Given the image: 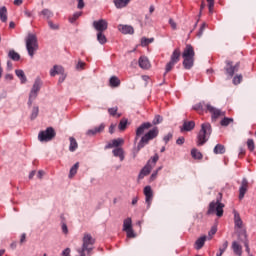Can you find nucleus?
I'll use <instances>...</instances> for the list:
<instances>
[{"label": "nucleus", "instance_id": "nucleus-1", "mask_svg": "<svg viewBox=\"0 0 256 256\" xmlns=\"http://www.w3.org/2000/svg\"><path fill=\"white\" fill-rule=\"evenodd\" d=\"M192 109L199 114L208 111L212 114V119H218L221 116H225V112H222V110H218V108H214V106H211V104H207L205 101L196 103Z\"/></svg>", "mask_w": 256, "mask_h": 256}, {"label": "nucleus", "instance_id": "nucleus-2", "mask_svg": "<svg viewBox=\"0 0 256 256\" xmlns=\"http://www.w3.org/2000/svg\"><path fill=\"white\" fill-rule=\"evenodd\" d=\"M95 242L96 240L91 234H84L82 238V247L76 250L78 256H91L92 251L94 250Z\"/></svg>", "mask_w": 256, "mask_h": 256}, {"label": "nucleus", "instance_id": "nucleus-3", "mask_svg": "<svg viewBox=\"0 0 256 256\" xmlns=\"http://www.w3.org/2000/svg\"><path fill=\"white\" fill-rule=\"evenodd\" d=\"M196 52L191 44H187L182 52L184 69L191 70L194 67Z\"/></svg>", "mask_w": 256, "mask_h": 256}, {"label": "nucleus", "instance_id": "nucleus-4", "mask_svg": "<svg viewBox=\"0 0 256 256\" xmlns=\"http://www.w3.org/2000/svg\"><path fill=\"white\" fill-rule=\"evenodd\" d=\"M212 132V126L209 122L201 124V129L199 130L196 138V145L199 147L204 146L209 141Z\"/></svg>", "mask_w": 256, "mask_h": 256}, {"label": "nucleus", "instance_id": "nucleus-5", "mask_svg": "<svg viewBox=\"0 0 256 256\" xmlns=\"http://www.w3.org/2000/svg\"><path fill=\"white\" fill-rule=\"evenodd\" d=\"M25 44H26V50L28 52V55L31 58H33L35 55V52L39 49L37 36L33 33H28V35L25 38Z\"/></svg>", "mask_w": 256, "mask_h": 256}, {"label": "nucleus", "instance_id": "nucleus-6", "mask_svg": "<svg viewBox=\"0 0 256 256\" xmlns=\"http://www.w3.org/2000/svg\"><path fill=\"white\" fill-rule=\"evenodd\" d=\"M158 135H159V128H157V126H155L150 131H148L146 134H144V136H142V138L140 139V141L137 144V152H139L146 145H148L150 141L157 138Z\"/></svg>", "mask_w": 256, "mask_h": 256}, {"label": "nucleus", "instance_id": "nucleus-7", "mask_svg": "<svg viewBox=\"0 0 256 256\" xmlns=\"http://www.w3.org/2000/svg\"><path fill=\"white\" fill-rule=\"evenodd\" d=\"M182 52L179 47L175 48L170 56L169 62L166 63L165 66V74L171 72L176 64H178L181 60Z\"/></svg>", "mask_w": 256, "mask_h": 256}, {"label": "nucleus", "instance_id": "nucleus-8", "mask_svg": "<svg viewBox=\"0 0 256 256\" xmlns=\"http://www.w3.org/2000/svg\"><path fill=\"white\" fill-rule=\"evenodd\" d=\"M159 161L158 154H154L150 160H148L146 166L142 168V170L139 173L138 179H144L145 176H148L152 169L156 166L157 162Z\"/></svg>", "mask_w": 256, "mask_h": 256}, {"label": "nucleus", "instance_id": "nucleus-9", "mask_svg": "<svg viewBox=\"0 0 256 256\" xmlns=\"http://www.w3.org/2000/svg\"><path fill=\"white\" fill-rule=\"evenodd\" d=\"M224 207L225 205L222 204L220 201L211 202L209 204L207 214L208 215L216 214L217 217L221 218L224 215Z\"/></svg>", "mask_w": 256, "mask_h": 256}, {"label": "nucleus", "instance_id": "nucleus-10", "mask_svg": "<svg viewBox=\"0 0 256 256\" xmlns=\"http://www.w3.org/2000/svg\"><path fill=\"white\" fill-rule=\"evenodd\" d=\"M55 137H56V132L52 127L46 128V130H42L38 134V140L40 142H48L54 139Z\"/></svg>", "mask_w": 256, "mask_h": 256}, {"label": "nucleus", "instance_id": "nucleus-11", "mask_svg": "<svg viewBox=\"0 0 256 256\" xmlns=\"http://www.w3.org/2000/svg\"><path fill=\"white\" fill-rule=\"evenodd\" d=\"M240 69V62H237L235 65L233 64V61H226V66L224 67L226 75H228L229 78H232L236 72H238Z\"/></svg>", "mask_w": 256, "mask_h": 256}, {"label": "nucleus", "instance_id": "nucleus-12", "mask_svg": "<svg viewBox=\"0 0 256 256\" xmlns=\"http://www.w3.org/2000/svg\"><path fill=\"white\" fill-rule=\"evenodd\" d=\"M93 28L99 32H105L108 29V21L106 19L95 20L92 23Z\"/></svg>", "mask_w": 256, "mask_h": 256}, {"label": "nucleus", "instance_id": "nucleus-13", "mask_svg": "<svg viewBox=\"0 0 256 256\" xmlns=\"http://www.w3.org/2000/svg\"><path fill=\"white\" fill-rule=\"evenodd\" d=\"M151 127V122H143V124L136 129L135 142H137L140 136L144 135L146 130H149Z\"/></svg>", "mask_w": 256, "mask_h": 256}, {"label": "nucleus", "instance_id": "nucleus-14", "mask_svg": "<svg viewBox=\"0 0 256 256\" xmlns=\"http://www.w3.org/2000/svg\"><path fill=\"white\" fill-rule=\"evenodd\" d=\"M143 193L145 195V202L148 208H150L154 197L152 188L150 186L145 187Z\"/></svg>", "mask_w": 256, "mask_h": 256}, {"label": "nucleus", "instance_id": "nucleus-15", "mask_svg": "<svg viewBox=\"0 0 256 256\" xmlns=\"http://www.w3.org/2000/svg\"><path fill=\"white\" fill-rule=\"evenodd\" d=\"M249 188V182L247 180V178H243L242 182H241V186L239 188V200L244 199L247 191Z\"/></svg>", "mask_w": 256, "mask_h": 256}, {"label": "nucleus", "instance_id": "nucleus-16", "mask_svg": "<svg viewBox=\"0 0 256 256\" xmlns=\"http://www.w3.org/2000/svg\"><path fill=\"white\" fill-rule=\"evenodd\" d=\"M125 143L123 138H116L115 140H111L108 144H106L105 149H113V148H120Z\"/></svg>", "mask_w": 256, "mask_h": 256}, {"label": "nucleus", "instance_id": "nucleus-17", "mask_svg": "<svg viewBox=\"0 0 256 256\" xmlns=\"http://www.w3.org/2000/svg\"><path fill=\"white\" fill-rule=\"evenodd\" d=\"M118 30L122 33V34H129V35H133L135 30L134 27L131 25H124V24H119L118 25Z\"/></svg>", "mask_w": 256, "mask_h": 256}, {"label": "nucleus", "instance_id": "nucleus-18", "mask_svg": "<svg viewBox=\"0 0 256 256\" xmlns=\"http://www.w3.org/2000/svg\"><path fill=\"white\" fill-rule=\"evenodd\" d=\"M138 64L141 69H145V70L151 67L150 61L146 56H140L138 60Z\"/></svg>", "mask_w": 256, "mask_h": 256}, {"label": "nucleus", "instance_id": "nucleus-19", "mask_svg": "<svg viewBox=\"0 0 256 256\" xmlns=\"http://www.w3.org/2000/svg\"><path fill=\"white\" fill-rule=\"evenodd\" d=\"M105 124H101L100 126H96L95 128H92L91 130H87L86 135L88 136H94L98 133H102L105 130Z\"/></svg>", "mask_w": 256, "mask_h": 256}, {"label": "nucleus", "instance_id": "nucleus-20", "mask_svg": "<svg viewBox=\"0 0 256 256\" xmlns=\"http://www.w3.org/2000/svg\"><path fill=\"white\" fill-rule=\"evenodd\" d=\"M130 2L131 0H113V3L117 9L126 8Z\"/></svg>", "mask_w": 256, "mask_h": 256}, {"label": "nucleus", "instance_id": "nucleus-21", "mask_svg": "<svg viewBox=\"0 0 256 256\" xmlns=\"http://www.w3.org/2000/svg\"><path fill=\"white\" fill-rule=\"evenodd\" d=\"M64 68L59 65H54L52 69H50V76L55 77L56 75L63 74Z\"/></svg>", "mask_w": 256, "mask_h": 256}, {"label": "nucleus", "instance_id": "nucleus-22", "mask_svg": "<svg viewBox=\"0 0 256 256\" xmlns=\"http://www.w3.org/2000/svg\"><path fill=\"white\" fill-rule=\"evenodd\" d=\"M232 250H233L234 254L237 256H242V254H243L242 246L236 241H234L232 243Z\"/></svg>", "mask_w": 256, "mask_h": 256}, {"label": "nucleus", "instance_id": "nucleus-23", "mask_svg": "<svg viewBox=\"0 0 256 256\" xmlns=\"http://www.w3.org/2000/svg\"><path fill=\"white\" fill-rule=\"evenodd\" d=\"M121 85V80L119 79V77L113 75L110 77L109 79V86L111 88H117Z\"/></svg>", "mask_w": 256, "mask_h": 256}, {"label": "nucleus", "instance_id": "nucleus-24", "mask_svg": "<svg viewBox=\"0 0 256 256\" xmlns=\"http://www.w3.org/2000/svg\"><path fill=\"white\" fill-rule=\"evenodd\" d=\"M196 124L193 120L189 121V122H184L182 128H181V132L184 131H192L195 128Z\"/></svg>", "mask_w": 256, "mask_h": 256}, {"label": "nucleus", "instance_id": "nucleus-25", "mask_svg": "<svg viewBox=\"0 0 256 256\" xmlns=\"http://www.w3.org/2000/svg\"><path fill=\"white\" fill-rule=\"evenodd\" d=\"M112 154L114 157H118L120 161H124L125 159L123 148H114V150H112Z\"/></svg>", "mask_w": 256, "mask_h": 256}, {"label": "nucleus", "instance_id": "nucleus-26", "mask_svg": "<svg viewBox=\"0 0 256 256\" xmlns=\"http://www.w3.org/2000/svg\"><path fill=\"white\" fill-rule=\"evenodd\" d=\"M69 151L70 152H75L78 149V142L73 136H70L69 138Z\"/></svg>", "mask_w": 256, "mask_h": 256}, {"label": "nucleus", "instance_id": "nucleus-27", "mask_svg": "<svg viewBox=\"0 0 256 256\" xmlns=\"http://www.w3.org/2000/svg\"><path fill=\"white\" fill-rule=\"evenodd\" d=\"M206 241H207L206 236H203V237L199 238L198 240H196L195 249L196 250H201L204 247Z\"/></svg>", "mask_w": 256, "mask_h": 256}, {"label": "nucleus", "instance_id": "nucleus-28", "mask_svg": "<svg viewBox=\"0 0 256 256\" xmlns=\"http://www.w3.org/2000/svg\"><path fill=\"white\" fill-rule=\"evenodd\" d=\"M15 74L20 79L22 84H25L27 82V77L22 69H16Z\"/></svg>", "mask_w": 256, "mask_h": 256}, {"label": "nucleus", "instance_id": "nucleus-29", "mask_svg": "<svg viewBox=\"0 0 256 256\" xmlns=\"http://www.w3.org/2000/svg\"><path fill=\"white\" fill-rule=\"evenodd\" d=\"M214 154L218 155V154H225L226 153V148L225 146H223V144H216V146L214 147L213 150Z\"/></svg>", "mask_w": 256, "mask_h": 256}, {"label": "nucleus", "instance_id": "nucleus-30", "mask_svg": "<svg viewBox=\"0 0 256 256\" xmlns=\"http://www.w3.org/2000/svg\"><path fill=\"white\" fill-rule=\"evenodd\" d=\"M40 15L43 16L44 19L49 20L54 16V13L50 9L45 8L40 12Z\"/></svg>", "mask_w": 256, "mask_h": 256}, {"label": "nucleus", "instance_id": "nucleus-31", "mask_svg": "<svg viewBox=\"0 0 256 256\" xmlns=\"http://www.w3.org/2000/svg\"><path fill=\"white\" fill-rule=\"evenodd\" d=\"M8 16H7V8L5 6H2L0 8V20L1 22L5 23L7 22Z\"/></svg>", "mask_w": 256, "mask_h": 256}, {"label": "nucleus", "instance_id": "nucleus-32", "mask_svg": "<svg viewBox=\"0 0 256 256\" xmlns=\"http://www.w3.org/2000/svg\"><path fill=\"white\" fill-rule=\"evenodd\" d=\"M80 167V164L79 162H76L69 170V178H73L77 172H78V169Z\"/></svg>", "mask_w": 256, "mask_h": 256}, {"label": "nucleus", "instance_id": "nucleus-33", "mask_svg": "<svg viewBox=\"0 0 256 256\" xmlns=\"http://www.w3.org/2000/svg\"><path fill=\"white\" fill-rule=\"evenodd\" d=\"M41 86H42V81L40 78H36L34 83H33V86L31 88L32 91H35V92H39L40 89H41Z\"/></svg>", "mask_w": 256, "mask_h": 256}, {"label": "nucleus", "instance_id": "nucleus-34", "mask_svg": "<svg viewBox=\"0 0 256 256\" xmlns=\"http://www.w3.org/2000/svg\"><path fill=\"white\" fill-rule=\"evenodd\" d=\"M38 96V92L37 91H33V90H30V93H29V99H28V106L31 107L32 104H33V100H35Z\"/></svg>", "mask_w": 256, "mask_h": 256}, {"label": "nucleus", "instance_id": "nucleus-35", "mask_svg": "<svg viewBox=\"0 0 256 256\" xmlns=\"http://www.w3.org/2000/svg\"><path fill=\"white\" fill-rule=\"evenodd\" d=\"M191 156H192V158L197 159V160L203 159V154H202V152H199V151L197 150V148H192V150H191Z\"/></svg>", "mask_w": 256, "mask_h": 256}, {"label": "nucleus", "instance_id": "nucleus-36", "mask_svg": "<svg viewBox=\"0 0 256 256\" xmlns=\"http://www.w3.org/2000/svg\"><path fill=\"white\" fill-rule=\"evenodd\" d=\"M97 41L99 44L104 45L107 43V37L103 32H97Z\"/></svg>", "mask_w": 256, "mask_h": 256}, {"label": "nucleus", "instance_id": "nucleus-37", "mask_svg": "<svg viewBox=\"0 0 256 256\" xmlns=\"http://www.w3.org/2000/svg\"><path fill=\"white\" fill-rule=\"evenodd\" d=\"M8 57L13 61H19L20 60V54L16 52L15 50H10L8 52Z\"/></svg>", "mask_w": 256, "mask_h": 256}, {"label": "nucleus", "instance_id": "nucleus-38", "mask_svg": "<svg viewBox=\"0 0 256 256\" xmlns=\"http://www.w3.org/2000/svg\"><path fill=\"white\" fill-rule=\"evenodd\" d=\"M133 229L132 227V219L127 218L126 220L123 221V231H127Z\"/></svg>", "mask_w": 256, "mask_h": 256}, {"label": "nucleus", "instance_id": "nucleus-39", "mask_svg": "<svg viewBox=\"0 0 256 256\" xmlns=\"http://www.w3.org/2000/svg\"><path fill=\"white\" fill-rule=\"evenodd\" d=\"M232 123H234V118H223L220 122V125L222 127H228Z\"/></svg>", "mask_w": 256, "mask_h": 256}, {"label": "nucleus", "instance_id": "nucleus-40", "mask_svg": "<svg viewBox=\"0 0 256 256\" xmlns=\"http://www.w3.org/2000/svg\"><path fill=\"white\" fill-rule=\"evenodd\" d=\"M82 16V12H75L72 16L69 17V22L71 24L75 23Z\"/></svg>", "mask_w": 256, "mask_h": 256}, {"label": "nucleus", "instance_id": "nucleus-41", "mask_svg": "<svg viewBox=\"0 0 256 256\" xmlns=\"http://www.w3.org/2000/svg\"><path fill=\"white\" fill-rule=\"evenodd\" d=\"M234 222H235V226L238 228H242L243 227V221L240 217L239 214H235L234 215Z\"/></svg>", "mask_w": 256, "mask_h": 256}, {"label": "nucleus", "instance_id": "nucleus-42", "mask_svg": "<svg viewBox=\"0 0 256 256\" xmlns=\"http://www.w3.org/2000/svg\"><path fill=\"white\" fill-rule=\"evenodd\" d=\"M128 125V120H126V118H123L122 120H120L119 124H118V129L120 131H125Z\"/></svg>", "mask_w": 256, "mask_h": 256}, {"label": "nucleus", "instance_id": "nucleus-43", "mask_svg": "<svg viewBox=\"0 0 256 256\" xmlns=\"http://www.w3.org/2000/svg\"><path fill=\"white\" fill-rule=\"evenodd\" d=\"M154 42V38H146V37H143L142 39H141V45L143 46V47H146V46H148L149 44H151V43H153Z\"/></svg>", "mask_w": 256, "mask_h": 256}, {"label": "nucleus", "instance_id": "nucleus-44", "mask_svg": "<svg viewBox=\"0 0 256 256\" xmlns=\"http://www.w3.org/2000/svg\"><path fill=\"white\" fill-rule=\"evenodd\" d=\"M38 114H39V108H38V106H34V107L32 108V112H31L30 119H31V120L36 119V118L38 117Z\"/></svg>", "mask_w": 256, "mask_h": 256}, {"label": "nucleus", "instance_id": "nucleus-45", "mask_svg": "<svg viewBox=\"0 0 256 256\" xmlns=\"http://www.w3.org/2000/svg\"><path fill=\"white\" fill-rule=\"evenodd\" d=\"M242 81H243V75L242 74L235 75L233 77V84L234 85H239V84H241Z\"/></svg>", "mask_w": 256, "mask_h": 256}, {"label": "nucleus", "instance_id": "nucleus-46", "mask_svg": "<svg viewBox=\"0 0 256 256\" xmlns=\"http://www.w3.org/2000/svg\"><path fill=\"white\" fill-rule=\"evenodd\" d=\"M162 122H163V116L157 115V116H154L152 124L153 125H159Z\"/></svg>", "mask_w": 256, "mask_h": 256}, {"label": "nucleus", "instance_id": "nucleus-47", "mask_svg": "<svg viewBox=\"0 0 256 256\" xmlns=\"http://www.w3.org/2000/svg\"><path fill=\"white\" fill-rule=\"evenodd\" d=\"M206 28H207V23H202V25L200 26L199 31L197 33V36L202 37Z\"/></svg>", "mask_w": 256, "mask_h": 256}, {"label": "nucleus", "instance_id": "nucleus-48", "mask_svg": "<svg viewBox=\"0 0 256 256\" xmlns=\"http://www.w3.org/2000/svg\"><path fill=\"white\" fill-rule=\"evenodd\" d=\"M248 149L253 152L255 150V142L252 139L247 140Z\"/></svg>", "mask_w": 256, "mask_h": 256}, {"label": "nucleus", "instance_id": "nucleus-49", "mask_svg": "<svg viewBox=\"0 0 256 256\" xmlns=\"http://www.w3.org/2000/svg\"><path fill=\"white\" fill-rule=\"evenodd\" d=\"M118 112V106H114V108H108V114L112 117H115Z\"/></svg>", "mask_w": 256, "mask_h": 256}, {"label": "nucleus", "instance_id": "nucleus-50", "mask_svg": "<svg viewBox=\"0 0 256 256\" xmlns=\"http://www.w3.org/2000/svg\"><path fill=\"white\" fill-rule=\"evenodd\" d=\"M217 231H218V228L216 226H213L211 228V230L208 233L209 240H212L213 236L216 235Z\"/></svg>", "mask_w": 256, "mask_h": 256}, {"label": "nucleus", "instance_id": "nucleus-51", "mask_svg": "<svg viewBox=\"0 0 256 256\" xmlns=\"http://www.w3.org/2000/svg\"><path fill=\"white\" fill-rule=\"evenodd\" d=\"M209 12L213 13L215 7V0H207Z\"/></svg>", "mask_w": 256, "mask_h": 256}, {"label": "nucleus", "instance_id": "nucleus-52", "mask_svg": "<svg viewBox=\"0 0 256 256\" xmlns=\"http://www.w3.org/2000/svg\"><path fill=\"white\" fill-rule=\"evenodd\" d=\"M124 232H126L128 238H135L136 237V234L134 233L133 228L125 230Z\"/></svg>", "mask_w": 256, "mask_h": 256}, {"label": "nucleus", "instance_id": "nucleus-53", "mask_svg": "<svg viewBox=\"0 0 256 256\" xmlns=\"http://www.w3.org/2000/svg\"><path fill=\"white\" fill-rule=\"evenodd\" d=\"M48 26L51 30H59V25L54 24L52 21H48Z\"/></svg>", "mask_w": 256, "mask_h": 256}, {"label": "nucleus", "instance_id": "nucleus-54", "mask_svg": "<svg viewBox=\"0 0 256 256\" xmlns=\"http://www.w3.org/2000/svg\"><path fill=\"white\" fill-rule=\"evenodd\" d=\"M86 63L83 61H78V63L76 64V69L77 70H84Z\"/></svg>", "mask_w": 256, "mask_h": 256}, {"label": "nucleus", "instance_id": "nucleus-55", "mask_svg": "<svg viewBox=\"0 0 256 256\" xmlns=\"http://www.w3.org/2000/svg\"><path fill=\"white\" fill-rule=\"evenodd\" d=\"M173 138V134H166V136H164L163 141L168 144L169 141Z\"/></svg>", "mask_w": 256, "mask_h": 256}, {"label": "nucleus", "instance_id": "nucleus-56", "mask_svg": "<svg viewBox=\"0 0 256 256\" xmlns=\"http://www.w3.org/2000/svg\"><path fill=\"white\" fill-rule=\"evenodd\" d=\"M169 24H170V26H171V28H172L173 30H176V29H177V23L174 21V19L170 18V19H169Z\"/></svg>", "mask_w": 256, "mask_h": 256}, {"label": "nucleus", "instance_id": "nucleus-57", "mask_svg": "<svg viewBox=\"0 0 256 256\" xmlns=\"http://www.w3.org/2000/svg\"><path fill=\"white\" fill-rule=\"evenodd\" d=\"M116 127H117L116 124H111V125L109 126V133H110L111 135L115 133Z\"/></svg>", "mask_w": 256, "mask_h": 256}, {"label": "nucleus", "instance_id": "nucleus-58", "mask_svg": "<svg viewBox=\"0 0 256 256\" xmlns=\"http://www.w3.org/2000/svg\"><path fill=\"white\" fill-rule=\"evenodd\" d=\"M85 7L84 0H78L77 8L83 9Z\"/></svg>", "mask_w": 256, "mask_h": 256}, {"label": "nucleus", "instance_id": "nucleus-59", "mask_svg": "<svg viewBox=\"0 0 256 256\" xmlns=\"http://www.w3.org/2000/svg\"><path fill=\"white\" fill-rule=\"evenodd\" d=\"M71 249L70 248H66L63 252H62V256H71Z\"/></svg>", "mask_w": 256, "mask_h": 256}, {"label": "nucleus", "instance_id": "nucleus-60", "mask_svg": "<svg viewBox=\"0 0 256 256\" xmlns=\"http://www.w3.org/2000/svg\"><path fill=\"white\" fill-rule=\"evenodd\" d=\"M185 143V138L181 136L178 140H176L177 145H183Z\"/></svg>", "mask_w": 256, "mask_h": 256}, {"label": "nucleus", "instance_id": "nucleus-61", "mask_svg": "<svg viewBox=\"0 0 256 256\" xmlns=\"http://www.w3.org/2000/svg\"><path fill=\"white\" fill-rule=\"evenodd\" d=\"M246 155V150H245V148H239V154H238V156L239 157H243V156H245Z\"/></svg>", "mask_w": 256, "mask_h": 256}, {"label": "nucleus", "instance_id": "nucleus-62", "mask_svg": "<svg viewBox=\"0 0 256 256\" xmlns=\"http://www.w3.org/2000/svg\"><path fill=\"white\" fill-rule=\"evenodd\" d=\"M44 175H45V172H43V170H39V171L37 172V178H38V179H42Z\"/></svg>", "mask_w": 256, "mask_h": 256}, {"label": "nucleus", "instance_id": "nucleus-63", "mask_svg": "<svg viewBox=\"0 0 256 256\" xmlns=\"http://www.w3.org/2000/svg\"><path fill=\"white\" fill-rule=\"evenodd\" d=\"M62 232H63L64 234H67V233H68V227H67L66 224H63V225H62Z\"/></svg>", "mask_w": 256, "mask_h": 256}, {"label": "nucleus", "instance_id": "nucleus-64", "mask_svg": "<svg viewBox=\"0 0 256 256\" xmlns=\"http://www.w3.org/2000/svg\"><path fill=\"white\" fill-rule=\"evenodd\" d=\"M138 201H139V198H138V197H134V198L132 199L131 204H132L133 206H135V205H137Z\"/></svg>", "mask_w": 256, "mask_h": 256}]
</instances>
